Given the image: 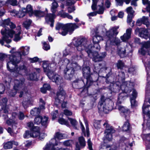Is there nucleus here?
<instances>
[{
    "label": "nucleus",
    "instance_id": "obj_30",
    "mask_svg": "<svg viewBox=\"0 0 150 150\" xmlns=\"http://www.w3.org/2000/svg\"><path fill=\"white\" fill-rule=\"evenodd\" d=\"M146 67V69L147 71V81H148V83L149 84H150V62L149 63L148 65L145 64Z\"/></svg>",
    "mask_w": 150,
    "mask_h": 150
},
{
    "label": "nucleus",
    "instance_id": "obj_32",
    "mask_svg": "<svg viewBox=\"0 0 150 150\" xmlns=\"http://www.w3.org/2000/svg\"><path fill=\"white\" fill-rule=\"evenodd\" d=\"M58 6V3L54 0L53 1L51 7V11L52 13V14H54V13L57 11V8Z\"/></svg>",
    "mask_w": 150,
    "mask_h": 150
},
{
    "label": "nucleus",
    "instance_id": "obj_27",
    "mask_svg": "<svg viewBox=\"0 0 150 150\" xmlns=\"http://www.w3.org/2000/svg\"><path fill=\"white\" fill-rule=\"evenodd\" d=\"M17 116V115L16 112H13L12 114V118L13 120L10 119L6 121V124L9 125H15L17 123L16 118Z\"/></svg>",
    "mask_w": 150,
    "mask_h": 150
},
{
    "label": "nucleus",
    "instance_id": "obj_47",
    "mask_svg": "<svg viewBox=\"0 0 150 150\" xmlns=\"http://www.w3.org/2000/svg\"><path fill=\"white\" fill-rule=\"evenodd\" d=\"M42 42L43 44V48L44 50H47L50 49V46L48 42Z\"/></svg>",
    "mask_w": 150,
    "mask_h": 150
},
{
    "label": "nucleus",
    "instance_id": "obj_24",
    "mask_svg": "<svg viewBox=\"0 0 150 150\" xmlns=\"http://www.w3.org/2000/svg\"><path fill=\"white\" fill-rule=\"evenodd\" d=\"M132 93L131 96H130V99L132 107H134L137 105V103L135 100L137 96V93L135 90L132 89Z\"/></svg>",
    "mask_w": 150,
    "mask_h": 150
},
{
    "label": "nucleus",
    "instance_id": "obj_42",
    "mask_svg": "<svg viewBox=\"0 0 150 150\" xmlns=\"http://www.w3.org/2000/svg\"><path fill=\"white\" fill-rule=\"evenodd\" d=\"M42 121V116L40 115H38L35 118L34 122L35 124L39 125L41 123Z\"/></svg>",
    "mask_w": 150,
    "mask_h": 150
},
{
    "label": "nucleus",
    "instance_id": "obj_43",
    "mask_svg": "<svg viewBox=\"0 0 150 150\" xmlns=\"http://www.w3.org/2000/svg\"><path fill=\"white\" fill-rule=\"evenodd\" d=\"M143 4L145 5L148 4V6L146 7V10L149 12V16H150V1H149L148 0H142Z\"/></svg>",
    "mask_w": 150,
    "mask_h": 150
},
{
    "label": "nucleus",
    "instance_id": "obj_12",
    "mask_svg": "<svg viewBox=\"0 0 150 150\" xmlns=\"http://www.w3.org/2000/svg\"><path fill=\"white\" fill-rule=\"evenodd\" d=\"M27 125L30 130V132L28 131H26L23 134L25 138H28L30 137H36L39 135V127L34 126L32 122H30L27 123Z\"/></svg>",
    "mask_w": 150,
    "mask_h": 150
},
{
    "label": "nucleus",
    "instance_id": "obj_5",
    "mask_svg": "<svg viewBox=\"0 0 150 150\" xmlns=\"http://www.w3.org/2000/svg\"><path fill=\"white\" fill-rule=\"evenodd\" d=\"M63 64L67 65L66 68L64 70L65 78L71 79L73 77L74 71L80 69L81 67L76 62L70 63L68 59L66 58L63 61Z\"/></svg>",
    "mask_w": 150,
    "mask_h": 150
},
{
    "label": "nucleus",
    "instance_id": "obj_26",
    "mask_svg": "<svg viewBox=\"0 0 150 150\" xmlns=\"http://www.w3.org/2000/svg\"><path fill=\"white\" fill-rule=\"evenodd\" d=\"M132 29L131 28L127 29L126 33L120 37L121 40L123 42H126L130 38Z\"/></svg>",
    "mask_w": 150,
    "mask_h": 150
},
{
    "label": "nucleus",
    "instance_id": "obj_18",
    "mask_svg": "<svg viewBox=\"0 0 150 150\" xmlns=\"http://www.w3.org/2000/svg\"><path fill=\"white\" fill-rule=\"evenodd\" d=\"M47 76L50 79L57 84H60L63 82L62 77L58 74L48 73Z\"/></svg>",
    "mask_w": 150,
    "mask_h": 150
},
{
    "label": "nucleus",
    "instance_id": "obj_23",
    "mask_svg": "<svg viewBox=\"0 0 150 150\" xmlns=\"http://www.w3.org/2000/svg\"><path fill=\"white\" fill-rule=\"evenodd\" d=\"M26 13L23 8H22L21 10H20L19 12L15 10H13L11 12V14L12 16H17L18 17L21 18L24 16Z\"/></svg>",
    "mask_w": 150,
    "mask_h": 150
},
{
    "label": "nucleus",
    "instance_id": "obj_36",
    "mask_svg": "<svg viewBox=\"0 0 150 150\" xmlns=\"http://www.w3.org/2000/svg\"><path fill=\"white\" fill-rule=\"evenodd\" d=\"M40 112V110L39 108H35L30 111V114L32 115L35 116L39 114Z\"/></svg>",
    "mask_w": 150,
    "mask_h": 150
},
{
    "label": "nucleus",
    "instance_id": "obj_52",
    "mask_svg": "<svg viewBox=\"0 0 150 150\" xmlns=\"http://www.w3.org/2000/svg\"><path fill=\"white\" fill-rule=\"evenodd\" d=\"M39 135H38L37 137L39 136V139L40 140H42V139L44 138H45V137L46 136V134H45L44 133H42L40 134V131H39Z\"/></svg>",
    "mask_w": 150,
    "mask_h": 150
},
{
    "label": "nucleus",
    "instance_id": "obj_51",
    "mask_svg": "<svg viewBox=\"0 0 150 150\" xmlns=\"http://www.w3.org/2000/svg\"><path fill=\"white\" fill-rule=\"evenodd\" d=\"M93 125L95 127L96 129L99 128L100 127V120H96L94 122Z\"/></svg>",
    "mask_w": 150,
    "mask_h": 150
},
{
    "label": "nucleus",
    "instance_id": "obj_19",
    "mask_svg": "<svg viewBox=\"0 0 150 150\" xmlns=\"http://www.w3.org/2000/svg\"><path fill=\"white\" fill-rule=\"evenodd\" d=\"M57 98H55V100L56 104L58 105L57 103H61L65 98V93L62 88L60 87L57 92Z\"/></svg>",
    "mask_w": 150,
    "mask_h": 150
},
{
    "label": "nucleus",
    "instance_id": "obj_49",
    "mask_svg": "<svg viewBox=\"0 0 150 150\" xmlns=\"http://www.w3.org/2000/svg\"><path fill=\"white\" fill-rule=\"evenodd\" d=\"M117 66L118 69H122L124 66V63L121 60L118 61L117 63Z\"/></svg>",
    "mask_w": 150,
    "mask_h": 150
},
{
    "label": "nucleus",
    "instance_id": "obj_14",
    "mask_svg": "<svg viewBox=\"0 0 150 150\" xmlns=\"http://www.w3.org/2000/svg\"><path fill=\"white\" fill-rule=\"evenodd\" d=\"M103 0H93V4L91 6L92 9L94 10L96 9V6L97 5V13L99 14L103 13L104 8L103 6Z\"/></svg>",
    "mask_w": 150,
    "mask_h": 150
},
{
    "label": "nucleus",
    "instance_id": "obj_34",
    "mask_svg": "<svg viewBox=\"0 0 150 150\" xmlns=\"http://www.w3.org/2000/svg\"><path fill=\"white\" fill-rule=\"evenodd\" d=\"M32 21L30 19H27L23 23V26L26 29H28L31 25Z\"/></svg>",
    "mask_w": 150,
    "mask_h": 150
},
{
    "label": "nucleus",
    "instance_id": "obj_39",
    "mask_svg": "<svg viewBox=\"0 0 150 150\" xmlns=\"http://www.w3.org/2000/svg\"><path fill=\"white\" fill-rule=\"evenodd\" d=\"M4 148L5 149H8L12 148V143L11 141L4 144Z\"/></svg>",
    "mask_w": 150,
    "mask_h": 150
},
{
    "label": "nucleus",
    "instance_id": "obj_63",
    "mask_svg": "<svg viewBox=\"0 0 150 150\" xmlns=\"http://www.w3.org/2000/svg\"><path fill=\"white\" fill-rule=\"evenodd\" d=\"M96 14L97 13L96 12H93L88 13L87 15L89 18H90L91 16H96Z\"/></svg>",
    "mask_w": 150,
    "mask_h": 150
},
{
    "label": "nucleus",
    "instance_id": "obj_28",
    "mask_svg": "<svg viewBox=\"0 0 150 150\" xmlns=\"http://www.w3.org/2000/svg\"><path fill=\"white\" fill-rule=\"evenodd\" d=\"M85 123L86 125V131L85 132L84 131L85 128L84 127L82 124L81 122H80V125L81 126V129L84 135L85 136H87V137H88L89 136V128L88 127V125L87 122L85 120Z\"/></svg>",
    "mask_w": 150,
    "mask_h": 150
},
{
    "label": "nucleus",
    "instance_id": "obj_53",
    "mask_svg": "<svg viewBox=\"0 0 150 150\" xmlns=\"http://www.w3.org/2000/svg\"><path fill=\"white\" fill-rule=\"evenodd\" d=\"M87 143L88 145V148L89 150H93L92 147V143L91 140L89 138L88 139Z\"/></svg>",
    "mask_w": 150,
    "mask_h": 150
},
{
    "label": "nucleus",
    "instance_id": "obj_4",
    "mask_svg": "<svg viewBox=\"0 0 150 150\" xmlns=\"http://www.w3.org/2000/svg\"><path fill=\"white\" fill-rule=\"evenodd\" d=\"M119 28V26H114L106 32V36L104 38L105 40L106 41V50H108L107 46L108 44L118 45L120 44V40L115 38L118 33L117 29Z\"/></svg>",
    "mask_w": 150,
    "mask_h": 150
},
{
    "label": "nucleus",
    "instance_id": "obj_44",
    "mask_svg": "<svg viewBox=\"0 0 150 150\" xmlns=\"http://www.w3.org/2000/svg\"><path fill=\"white\" fill-rule=\"evenodd\" d=\"M126 11L128 14V16H133L134 11L132 10V8L131 6L128 7L126 9Z\"/></svg>",
    "mask_w": 150,
    "mask_h": 150
},
{
    "label": "nucleus",
    "instance_id": "obj_40",
    "mask_svg": "<svg viewBox=\"0 0 150 150\" xmlns=\"http://www.w3.org/2000/svg\"><path fill=\"white\" fill-rule=\"evenodd\" d=\"M58 122L60 124L62 125H65L67 126L69 125L68 121L62 118H59L58 120Z\"/></svg>",
    "mask_w": 150,
    "mask_h": 150
},
{
    "label": "nucleus",
    "instance_id": "obj_62",
    "mask_svg": "<svg viewBox=\"0 0 150 150\" xmlns=\"http://www.w3.org/2000/svg\"><path fill=\"white\" fill-rule=\"evenodd\" d=\"M71 141L70 140H67L63 142V144L65 146H69L71 144Z\"/></svg>",
    "mask_w": 150,
    "mask_h": 150
},
{
    "label": "nucleus",
    "instance_id": "obj_2",
    "mask_svg": "<svg viewBox=\"0 0 150 150\" xmlns=\"http://www.w3.org/2000/svg\"><path fill=\"white\" fill-rule=\"evenodd\" d=\"M30 48L28 46H22L18 50V51L13 53V50L14 48L10 51V52L13 53L11 55H8L4 54H0V58L4 59L6 57H8L10 61L7 63V68L10 72L13 73L14 77L20 78L15 79L14 81V85L13 90L9 91V93L11 96H13L17 92H19L24 88L23 85L25 79L22 77V75L24 73H26L27 69L24 65L18 67L16 64L18 63L23 56L28 54L29 52Z\"/></svg>",
    "mask_w": 150,
    "mask_h": 150
},
{
    "label": "nucleus",
    "instance_id": "obj_58",
    "mask_svg": "<svg viewBox=\"0 0 150 150\" xmlns=\"http://www.w3.org/2000/svg\"><path fill=\"white\" fill-rule=\"evenodd\" d=\"M5 89L4 85L2 84H0V94H2L4 92Z\"/></svg>",
    "mask_w": 150,
    "mask_h": 150
},
{
    "label": "nucleus",
    "instance_id": "obj_54",
    "mask_svg": "<svg viewBox=\"0 0 150 150\" xmlns=\"http://www.w3.org/2000/svg\"><path fill=\"white\" fill-rule=\"evenodd\" d=\"M58 114V111L56 110L55 111L52 112L51 115L52 116V119L54 120L57 116Z\"/></svg>",
    "mask_w": 150,
    "mask_h": 150
},
{
    "label": "nucleus",
    "instance_id": "obj_60",
    "mask_svg": "<svg viewBox=\"0 0 150 150\" xmlns=\"http://www.w3.org/2000/svg\"><path fill=\"white\" fill-rule=\"evenodd\" d=\"M111 3L108 0H106L105 3V6L107 8H109L110 6Z\"/></svg>",
    "mask_w": 150,
    "mask_h": 150
},
{
    "label": "nucleus",
    "instance_id": "obj_38",
    "mask_svg": "<svg viewBox=\"0 0 150 150\" xmlns=\"http://www.w3.org/2000/svg\"><path fill=\"white\" fill-rule=\"evenodd\" d=\"M68 119L71 125L74 127V128L75 129H78V127L76 126V125L77 124V121L75 119L69 118H68Z\"/></svg>",
    "mask_w": 150,
    "mask_h": 150
},
{
    "label": "nucleus",
    "instance_id": "obj_13",
    "mask_svg": "<svg viewBox=\"0 0 150 150\" xmlns=\"http://www.w3.org/2000/svg\"><path fill=\"white\" fill-rule=\"evenodd\" d=\"M103 125L106 127V130L105 132L104 141L106 139L110 141L112 139V134L114 133L115 131L109 125L107 121H105L103 124Z\"/></svg>",
    "mask_w": 150,
    "mask_h": 150
},
{
    "label": "nucleus",
    "instance_id": "obj_48",
    "mask_svg": "<svg viewBox=\"0 0 150 150\" xmlns=\"http://www.w3.org/2000/svg\"><path fill=\"white\" fill-rule=\"evenodd\" d=\"M143 17H144V19L142 21V23L145 25L147 27H148L150 25L149 22L148 20V17H146L144 16Z\"/></svg>",
    "mask_w": 150,
    "mask_h": 150
},
{
    "label": "nucleus",
    "instance_id": "obj_37",
    "mask_svg": "<svg viewBox=\"0 0 150 150\" xmlns=\"http://www.w3.org/2000/svg\"><path fill=\"white\" fill-rule=\"evenodd\" d=\"M147 102L145 101L142 107V111L144 114L146 115L148 112V106H149L147 104Z\"/></svg>",
    "mask_w": 150,
    "mask_h": 150
},
{
    "label": "nucleus",
    "instance_id": "obj_21",
    "mask_svg": "<svg viewBox=\"0 0 150 150\" xmlns=\"http://www.w3.org/2000/svg\"><path fill=\"white\" fill-rule=\"evenodd\" d=\"M33 72L27 74V75L28 79L30 80H35L37 79V74L39 73L41 70L40 68H33L32 69Z\"/></svg>",
    "mask_w": 150,
    "mask_h": 150
},
{
    "label": "nucleus",
    "instance_id": "obj_31",
    "mask_svg": "<svg viewBox=\"0 0 150 150\" xmlns=\"http://www.w3.org/2000/svg\"><path fill=\"white\" fill-rule=\"evenodd\" d=\"M26 12L28 13L29 16H31L33 15L34 11H33L32 6L30 5H28L26 8H23Z\"/></svg>",
    "mask_w": 150,
    "mask_h": 150
},
{
    "label": "nucleus",
    "instance_id": "obj_7",
    "mask_svg": "<svg viewBox=\"0 0 150 150\" xmlns=\"http://www.w3.org/2000/svg\"><path fill=\"white\" fill-rule=\"evenodd\" d=\"M79 27L75 23H69L64 24L62 23H57L56 26V29L59 31V33L63 36L66 35L69 32L70 34L74 30Z\"/></svg>",
    "mask_w": 150,
    "mask_h": 150
},
{
    "label": "nucleus",
    "instance_id": "obj_57",
    "mask_svg": "<svg viewBox=\"0 0 150 150\" xmlns=\"http://www.w3.org/2000/svg\"><path fill=\"white\" fill-rule=\"evenodd\" d=\"M110 147V146H103V147H100V150H117L116 149H108Z\"/></svg>",
    "mask_w": 150,
    "mask_h": 150
},
{
    "label": "nucleus",
    "instance_id": "obj_11",
    "mask_svg": "<svg viewBox=\"0 0 150 150\" xmlns=\"http://www.w3.org/2000/svg\"><path fill=\"white\" fill-rule=\"evenodd\" d=\"M125 93H122L119 96L117 102V106L121 115L125 116L126 119H128L130 113L129 110L127 108L120 105L127 97V96H125Z\"/></svg>",
    "mask_w": 150,
    "mask_h": 150
},
{
    "label": "nucleus",
    "instance_id": "obj_50",
    "mask_svg": "<svg viewBox=\"0 0 150 150\" xmlns=\"http://www.w3.org/2000/svg\"><path fill=\"white\" fill-rule=\"evenodd\" d=\"M40 109H45V103L44 100H43L42 98L40 99Z\"/></svg>",
    "mask_w": 150,
    "mask_h": 150
},
{
    "label": "nucleus",
    "instance_id": "obj_15",
    "mask_svg": "<svg viewBox=\"0 0 150 150\" xmlns=\"http://www.w3.org/2000/svg\"><path fill=\"white\" fill-rule=\"evenodd\" d=\"M149 40L144 43L142 47L139 50V52L141 54L144 55L146 53L150 55V32L148 35Z\"/></svg>",
    "mask_w": 150,
    "mask_h": 150
},
{
    "label": "nucleus",
    "instance_id": "obj_17",
    "mask_svg": "<svg viewBox=\"0 0 150 150\" xmlns=\"http://www.w3.org/2000/svg\"><path fill=\"white\" fill-rule=\"evenodd\" d=\"M150 32V30H145V29L137 28L135 30L136 34H138L139 35L146 39L148 38V35Z\"/></svg>",
    "mask_w": 150,
    "mask_h": 150
},
{
    "label": "nucleus",
    "instance_id": "obj_45",
    "mask_svg": "<svg viewBox=\"0 0 150 150\" xmlns=\"http://www.w3.org/2000/svg\"><path fill=\"white\" fill-rule=\"evenodd\" d=\"M48 118L46 116L42 117V121L41 122L42 125L43 126H45L48 123Z\"/></svg>",
    "mask_w": 150,
    "mask_h": 150
},
{
    "label": "nucleus",
    "instance_id": "obj_64",
    "mask_svg": "<svg viewBox=\"0 0 150 150\" xmlns=\"http://www.w3.org/2000/svg\"><path fill=\"white\" fill-rule=\"evenodd\" d=\"M43 87L47 90H49L50 88V85L47 84H44Z\"/></svg>",
    "mask_w": 150,
    "mask_h": 150
},
{
    "label": "nucleus",
    "instance_id": "obj_56",
    "mask_svg": "<svg viewBox=\"0 0 150 150\" xmlns=\"http://www.w3.org/2000/svg\"><path fill=\"white\" fill-rule=\"evenodd\" d=\"M18 116L19 119L20 120H22L24 119L25 116L23 112H20L18 113Z\"/></svg>",
    "mask_w": 150,
    "mask_h": 150
},
{
    "label": "nucleus",
    "instance_id": "obj_9",
    "mask_svg": "<svg viewBox=\"0 0 150 150\" xmlns=\"http://www.w3.org/2000/svg\"><path fill=\"white\" fill-rule=\"evenodd\" d=\"M64 135L59 132L55 133L54 138L52 139L48 144L46 145L44 148V150H57L59 149L58 148H55V146L59 144L60 143L56 140V139L60 140L64 138Z\"/></svg>",
    "mask_w": 150,
    "mask_h": 150
},
{
    "label": "nucleus",
    "instance_id": "obj_16",
    "mask_svg": "<svg viewBox=\"0 0 150 150\" xmlns=\"http://www.w3.org/2000/svg\"><path fill=\"white\" fill-rule=\"evenodd\" d=\"M83 74L86 81L87 86L91 85L92 81L90 80V68L88 66L83 67L82 68Z\"/></svg>",
    "mask_w": 150,
    "mask_h": 150
},
{
    "label": "nucleus",
    "instance_id": "obj_20",
    "mask_svg": "<svg viewBox=\"0 0 150 150\" xmlns=\"http://www.w3.org/2000/svg\"><path fill=\"white\" fill-rule=\"evenodd\" d=\"M7 99L4 98L0 100V111L3 110L4 112L6 114L10 113L8 107L7 106Z\"/></svg>",
    "mask_w": 150,
    "mask_h": 150
},
{
    "label": "nucleus",
    "instance_id": "obj_41",
    "mask_svg": "<svg viewBox=\"0 0 150 150\" xmlns=\"http://www.w3.org/2000/svg\"><path fill=\"white\" fill-rule=\"evenodd\" d=\"M130 128L129 124L128 121L125 122L122 127V130L123 131H126L128 130Z\"/></svg>",
    "mask_w": 150,
    "mask_h": 150
},
{
    "label": "nucleus",
    "instance_id": "obj_33",
    "mask_svg": "<svg viewBox=\"0 0 150 150\" xmlns=\"http://www.w3.org/2000/svg\"><path fill=\"white\" fill-rule=\"evenodd\" d=\"M58 15H60L63 18L67 17L69 19H72L73 18L72 16L69 15L67 13L64 12L63 10L59 11L58 13Z\"/></svg>",
    "mask_w": 150,
    "mask_h": 150
},
{
    "label": "nucleus",
    "instance_id": "obj_8",
    "mask_svg": "<svg viewBox=\"0 0 150 150\" xmlns=\"http://www.w3.org/2000/svg\"><path fill=\"white\" fill-rule=\"evenodd\" d=\"M119 82H117L116 83L114 84L113 85V89H111V91L112 92L117 93L119 92L120 89H121L123 92L121 93H124L125 96H127L126 94L131 92V90L132 89L133 87V83L130 81L124 82L120 86L119 85ZM120 94V93L119 95Z\"/></svg>",
    "mask_w": 150,
    "mask_h": 150
},
{
    "label": "nucleus",
    "instance_id": "obj_59",
    "mask_svg": "<svg viewBox=\"0 0 150 150\" xmlns=\"http://www.w3.org/2000/svg\"><path fill=\"white\" fill-rule=\"evenodd\" d=\"M64 114L66 115H72V113L69 110H65L64 111Z\"/></svg>",
    "mask_w": 150,
    "mask_h": 150
},
{
    "label": "nucleus",
    "instance_id": "obj_35",
    "mask_svg": "<svg viewBox=\"0 0 150 150\" xmlns=\"http://www.w3.org/2000/svg\"><path fill=\"white\" fill-rule=\"evenodd\" d=\"M44 12L39 10H35L34 11L33 15H35L37 18H40L43 17L44 15Z\"/></svg>",
    "mask_w": 150,
    "mask_h": 150
},
{
    "label": "nucleus",
    "instance_id": "obj_3",
    "mask_svg": "<svg viewBox=\"0 0 150 150\" xmlns=\"http://www.w3.org/2000/svg\"><path fill=\"white\" fill-rule=\"evenodd\" d=\"M1 25L4 27L1 31V33L3 35L1 40L0 39V43L3 45L4 42L5 41L7 43L11 42V38H13V35H15L14 40L17 41L21 39V28L20 26H17L16 30L13 29L16 28L15 25L11 22L9 18L1 22Z\"/></svg>",
    "mask_w": 150,
    "mask_h": 150
},
{
    "label": "nucleus",
    "instance_id": "obj_29",
    "mask_svg": "<svg viewBox=\"0 0 150 150\" xmlns=\"http://www.w3.org/2000/svg\"><path fill=\"white\" fill-rule=\"evenodd\" d=\"M126 50L124 47H118L117 49V52L119 55L121 57H124L125 55Z\"/></svg>",
    "mask_w": 150,
    "mask_h": 150
},
{
    "label": "nucleus",
    "instance_id": "obj_25",
    "mask_svg": "<svg viewBox=\"0 0 150 150\" xmlns=\"http://www.w3.org/2000/svg\"><path fill=\"white\" fill-rule=\"evenodd\" d=\"M56 16L55 14L49 13L47 14L45 17V21L47 23L51 22L50 26L53 27L54 25V19L55 18Z\"/></svg>",
    "mask_w": 150,
    "mask_h": 150
},
{
    "label": "nucleus",
    "instance_id": "obj_1",
    "mask_svg": "<svg viewBox=\"0 0 150 150\" xmlns=\"http://www.w3.org/2000/svg\"><path fill=\"white\" fill-rule=\"evenodd\" d=\"M106 35L104 37H105ZM103 39L101 36L96 34L93 37V40L94 46L92 47L89 44V41L84 38H74L72 43L76 48L77 51L74 53H72V49L70 48L66 49L63 52V55L64 56L72 55L71 60V61H76L83 58V55L82 52L84 50L87 52L89 57L92 58L93 60L95 62L101 61L103 58L106 55V53L104 52L98 54V51L100 49V47L98 43Z\"/></svg>",
    "mask_w": 150,
    "mask_h": 150
},
{
    "label": "nucleus",
    "instance_id": "obj_22",
    "mask_svg": "<svg viewBox=\"0 0 150 150\" xmlns=\"http://www.w3.org/2000/svg\"><path fill=\"white\" fill-rule=\"evenodd\" d=\"M78 142L76 144V150H80L81 149L84 148L86 145V142L85 139L83 137H80L78 138Z\"/></svg>",
    "mask_w": 150,
    "mask_h": 150
},
{
    "label": "nucleus",
    "instance_id": "obj_10",
    "mask_svg": "<svg viewBox=\"0 0 150 150\" xmlns=\"http://www.w3.org/2000/svg\"><path fill=\"white\" fill-rule=\"evenodd\" d=\"M113 103L110 99H105L104 96H102L100 100L98 105V109L100 110H103L105 113L111 110L113 108Z\"/></svg>",
    "mask_w": 150,
    "mask_h": 150
},
{
    "label": "nucleus",
    "instance_id": "obj_55",
    "mask_svg": "<svg viewBox=\"0 0 150 150\" xmlns=\"http://www.w3.org/2000/svg\"><path fill=\"white\" fill-rule=\"evenodd\" d=\"M144 17H142V18L138 20L137 21L136 24L138 26H140L142 23V21L144 19Z\"/></svg>",
    "mask_w": 150,
    "mask_h": 150
},
{
    "label": "nucleus",
    "instance_id": "obj_6",
    "mask_svg": "<svg viewBox=\"0 0 150 150\" xmlns=\"http://www.w3.org/2000/svg\"><path fill=\"white\" fill-rule=\"evenodd\" d=\"M60 54L58 56L54 57V60L52 61V63L50 64L48 61H44L43 62V67L44 71L46 73V74L48 73L50 74H53L56 68V66L57 63L60 66L63 64V61L61 60V58L59 57Z\"/></svg>",
    "mask_w": 150,
    "mask_h": 150
},
{
    "label": "nucleus",
    "instance_id": "obj_61",
    "mask_svg": "<svg viewBox=\"0 0 150 150\" xmlns=\"http://www.w3.org/2000/svg\"><path fill=\"white\" fill-rule=\"evenodd\" d=\"M29 60L30 62L33 63L37 62L38 59L37 57H35L33 58H30Z\"/></svg>",
    "mask_w": 150,
    "mask_h": 150
},
{
    "label": "nucleus",
    "instance_id": "obj_46",
    "mask_svg": "<svg viewBox=\"0 0 150 150\" xmlns=\"http://www.w3.org/2000/svg\"><path fill=\"white\" fill-rule=\"evenodd\" d=\"M6 3L13 6H17L18 4L17 0H7Z\"/></svg>",
    "mask_w": 150,
    "mask_h": 150
}]
</instances>
